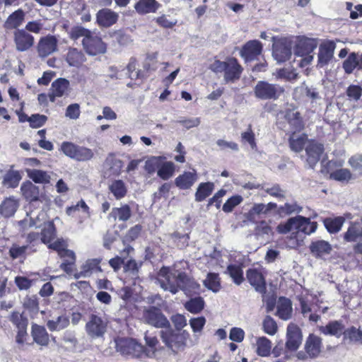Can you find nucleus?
Instances as JSON below:
<instances>
[{"label": "nucleus", "instance_id": "nucleus-1", "mask_svg": "<svg viewBox=\"0 0 362 362\" xmlns=\"http://www.w3.org/2000/svg\"><path fill=\"white\" fill-rule=\"evenodd\" d=\"M157 281L160 287L175 294L179 290L183 291L187 295L197 293L199 284L190 278L185 272L174 268L163 267L158 273Z\"/></svg>", "mask_w": 362, "mask_h": 362}, {"label": "nucleus", "instance_id": "nucleus-2", "mask_svg": "<svg viewBox=\"0 0 362 362\" xmlns=\"http://www.w3.org/2000/svg\"><path fill=\"white\" fill-rule=\"evenodd\" d=\"M159 336L163 343L173 352L177 353L184 350L189 338V333L186 330L179 332L174 330L170 324L161 329Z\"/></svg>", "mask_w": 362, "mask_h": 362}, {"label": "nucleus", "instance_id": "nucleus-3", "mask_svg": "<svg viewBox=\"0 0 362 362\" xmlns=\"http://www.w3.org/2000/svg\"><path fill=\"white\" fill-rule=\"evenodd\" d=\"M60 150L67 157L78 162L89 161L95 156L93 149L69 141L63 142Z\"/></svg>", "mask_w": 362, "mask_h": 362}, {"label": "nucleus", "instance_id": "nucleus-4", "mask_svg": "<svg viewBox=\"0 0 362 362\" xmlns=\"http://www.w3.org/2000/svg\"><path fill=\"white\" fill-rule=\"evenodd\" d=\"M284 93V87L264 81H258L254 88L255 96L264 100H277Z\"/></svg>", "mask_w": 362, "mask_h": 362}, {"label": "nucleus", "instance_id": "nucleus-5", "mask_svg": "<svg viewBox=\"0 0 362 362\" xmlns=\"http://www.w3.org/2000/svg\"><path fill=\"white\" fill-rule=\"evenodd\" d=\"M304 351H299L297 357L300 360L317 358L322 350V340L319 336L310 334L305 340Z\"/></svg>", "mask_w": 362, "mask_h": 362}, {"label": "nucleus", "instance_id": "nucleus-6", "mask_svg": "<svg viewBox=\"0 0 362 362\" xmlns=\"http://www.w3.org/2000/svg\"><path fill=\"white\" fill-rule=\"evenodd\" d=\"M317 42L313 39H302L296 45L295 54L302 57L299 62L301 67L305 66L311 63L313 59V52L317 48Z\"/></svg>", "mask_w": 362, "mask_h": 362}, {"label": "nucleus", "instance_id": "nucleus-7", "mask_svg": "<svg viewBox=\"0 0 362 362\" xmlns=\"http://www.w3.org/2000/svg\"><path fill=\"white\" fill-rule=\"evenodd\" d=\"M117 351L122 355L133 358H141L144 355V346L133 339H119L115 340Z\"/></svg>", "mask_w": 362, "mask_h": 362}, {"label": "nucleus", "instance_id": "nucleus-8", "mask_svg": "<svg viewBox=\"0 0 362 362\" xmlns=\"http://www.w3.org/2000/svg\"><path fill=\"white\" fill-rule=\"evenodd\" d=\"M107 321L102 317L92 314L86 324L85 329L91 339L102 338L107 331Z\"/></svg>", "mask_w": 362, "mask_h": 362}, {"label": "nucleus", "instance_id": "nucleus-9", "mask_svg": "<svg viewBox=\"0 0 362 362\" xmlns=\"http://www.w3.org/2000/svg\"><path fill=\"white\" fill-rule=\"evenodd\" d=\"M58 39L56 36L47 35L40 37L37 46V56L40 58H46L58 51Z\"/></svg>", "mask_w": 362, "mask_h": 362}, {"label": "nucleus", "instance_id": "nucleus-10", "mask_svg": "<svg viewBox=\"0 0 362 362\" xmlns=\"http://www.w3.org/2000/svg\"><path fill=\"white\" fill-rule=\"evenodd\" d=\"M143 318L146 323L162 329L170 324L163 313L156 307H151L145 310Z\"/></svg>", "mask_w": 362, "mask_h": 362}, {"label": "nucleus", "instance_id": "nucleus-11", "mask_svg": "<svg viewBox=\"0 0 362 362\" xmlns=\"http://www.w3.org/2000/svg\"><path fill=\"white\" fill-rule=\"evenodd\" d=\"M82 44L87 54L95 56L103 54L106 51V45L102 39L91 31L86 38H83Z\"/></svg>", "mask_w": 362, "mask_h": 362}, {"label": "nucleus", "instance_id": "nucleus-12", "mask_svg": "<svg viewBox=\"0 0 362 362\" xmlns=\"http://www.w3.org/2000/svg\"><path fill=\"white\" fill-rule=\"evenodd\" d=\"M13 39L16 49L21 52L29 50L35 44L34 37L24 29H16Z\"/></svg>", "mask_w": 362, "mask_h": 362}, {"label": "nucleus", "instance_id": "nucleus-13", "mask_svg": "<svg viewBox=\"0 0 362 362\" xmlns=\"http://www.w3.org/2000/svg\"><path fill=\"white\" fill-rule=\"evenodd\" d=\"M293 42L288 39H281L274 44L273 57L278 62L288 60L292 54Z\"/></svg>", "mask_w": 362, "mask_h": 362}, {"label": "nucleus", "instance_id": "nucleus-14", "mask_svg": "<svg viewBox=\"0 0 362 362\" xmlns=\"http://www.w3.org/2000/svg\"><path fill=\"white\" fill-rule=\"evenodd\" d=\"M336 45L332 41H327L322 43L319 47L317 65L322 67L332 59Z\"/></svg>", "mask_w": 362, "mask_h": 362}, {"label": "nucleus", "instance_id": "nucleus-15", "mask_svg": "<svg viewBox=\"0 0 362 362\" xmlns=\"http://www.w3.org/2000/svg\"><path fill=\"white\" fill-rule=\"evenodd\" d=\"M307 162L312 168L318 163L324 151L323 145L315 141H310L305 146Z\"/></svg>", "mask_w": 362, "mask_h": 362}, {"label": "nucleus", "instance_id": "nucleus-16", "mask_svg": "<svg viewBox=\"0 0 362 362\" xmlns=\"http://www.w3.org/2000/svg\"><path fill=\"white\" fill-rule=\"evenodd\" d=\"M302 341V334L299 327L291 323L287 327V341L286 343V347L291 351L296 350Z\"/></svg>", "mask_w": 362, "mask_h": 362}, {"label": "nucleus", "instance_id": "nucleus-17", "mask_svg": "<svg viewBox=\"0 0 362 362\" xmlns=\"http://www.w3.org/2000/svg\"><path fill=\"white\" fill-rule=\"evenodd\" d=\"M243 69L235 58H230L226 61L224 72V80L226 83L234 82L240 77Z\"/></svg>", "mask_w": 362, "mask_h": 362}, {"label": "nucleus", "instance_id": "nucleus-18", "mask_svg": "<svg viewBox=\"0 0 362 362\" xmlns=\"http://www.w3.org/2000/svg\"><path fill=\"white\" fill-rule=\"evenodd\" d=\"M262 50V45L258 40H250L247 42L241 49L240 56L245 60H252L259 55Z\"/></svg>", "mask_w": 362, "mask_h": 362}, {"label": "nucleus", "instance_id": "nucleus-19", "mask_svg": "<svg viewBox=\"0 0 362 362\" xmlns=\"http://www.w3.org/2000/svg\"><path fill=\"white\" fill-rule=\"evenodd\" d=\"M319 329L325 335L334 336L339 338L341 336L344 337L346 329L342 321L332 320L326 325L320 327Z\"/></svg>", "mask_w": 362, "mask_h": 362}, {"label": "nucleus", "instance_id": "nucleus-20", "mask_svg": "<svg viewBox=\"0 0 362 362\" xmlns=\"http://www.w3.org/2000/svg\"><path fill=\"white\" fill-rule=\"evenodd\" d=\"M20 206V202L15 197L4 199L0 204V214L4 218L14 216Z\"/></svg>", "mask_w": 362, "mask_h": 362}, {"label": "nucleus", "instance_id": "nucleus-21", "mask_svg": "<svg viewBox=\"0 0 362 362\" xmlns=\"http://www.w3.org/2000/svg\"><path fill=\"white\" fill-rule=\"evenodd\" d=\"M118 14L109 8H103L96 14L98 24L101 27H110L115 24L118 19Z\"/></svg>", "mask_w": 362, "mask_h": 362}, {"label": "nucleus", "instance_id": "nucleus-22", "mask_svg": "<svg viewBox=\"0 0 362 362\" xmlns=\"http://www.w3.org/2000/svg\"><path fill=\"white\" fill-rule=\"evenodd\" d=\"M247 279L252 286L259 293H264L266 283L262 274L255 269H250L247 272Z\"/></svg>", "mask_w": 362, "mask_h": 362}, {"label": "nucleus", "instance_id": "nucleus-23", "mask_svg": "<svg viewBox=\"0 0 362 362\" xmlns=\"http://www.w3.org/2000/svg\"><path fill=\"white\" fill-rule=\"evenodd\" d=\"M285 119L290 126L292 132H300L303 129L304 124L300 112L296 110H287L285 114Z\"/></svg>", "mask_w": 362, "mask_h": 362}, {"label": "nucleus", "instance_id": "nucleus-24", "mask_svg": "<svg viewBox=\"0 0 362 362\" xmlns=\"http://www.w3.org/2000/svg\"><path fill=\"white\" fill-rule=\"evenodd\" d=\"M51 90L49 99L52 102H54L56 97H62L68 93L69 81L65 78H58L52 83Z\"/></svg>", "mask_w": 362, "mask_h": 362}, {"label": "nucleus", "instance_id": "nucleus-25", "mask_svg": "<svg viewBox=\"0 0 362 362\" xmlns=\"http://www.w3.org/2000/svg\"><path fill=\"white\" fill-rule=\"evenodd\" d=\"M295 219V231L303 232L309 235L314 233L317 227L316 222H311L310 218H305L301 216L294 217Z\"/></svg>", "mask_w": 362, "mask_h": 362}, {"label": "nucleus", "instance_id": "nucleus-26", "mask_svg": "<svg viewBox=\"0 0 362 362\" xmlns=\"http://www.w3.org/2000/svg\"><path fill=\"white\" fill-rule=\"evenodd\" d=\"M343 341L348 344L362 345V329L355 326L346 328Z\"/></svg>", "mask_w": 362, "mask_h": 362}, {"label": "nucleus", "instance_id": "nucleus-27", "mask_svg": "<svg viewBox=\"0 0 362 362\" xmlns=\"http://www.w3.org/2000/svg\"><path fill=\"white\" fill-rule=\"evenodd\" d=\"M197 180V172L193 170L190 172H185L175 180V184L181 189H189Z\"/></svg>", "mask_w": 362, "mask_h": 362}, {"label": "nucleus", "instance_id": "nucleus-28", "mask_svg": "<svg viewBox=\"0 0 362 362\" xmlns=\"http://www.w3.org/2000/svg\"><path fill=\"white\" fill-rule=\"evenodd\" d=\"M160 7L156 0H139L134 5V8L139 14L156 13Z\"/></svg>", "mask_w": 362, "mask_h": 362}, {"label": "nucleus", "instance_id": "nucleus-29", "mask_svg": "<svg viewBox=\"0 0 362 362\" xmlns=\"http://www.w3.org/2000/svg\"><path fill=\"white\" fill-rule=\"evenodd\" d=\"M276 315L284 320H289L292 316V304L289 299L280 298L276 305Z\"/></svg>", "mask_w": 362, "mask_h": 362}, {"label": "nucleus", "instance_id": "nucleus-30", "mask_svg": "<svg viewBox=\"0 0 362 362\" xmlns=\"http://www.w3.org/2000/svg\"><path fill=\"white\" fill-rule=\"evenodd\" d=\"M362 238V221L351 223L344 235V240L356 242Z\"/></svg>", "mask_w": 362, "mask_h": 362}, {"label": "nucleus", "instance_id": "nucleus-31", "mask_svg": "<svg viewBox=\"0 0 362 362\" xmlns=\"http://www.w3.org/2000/svg\"><path fill=\"white\" fill-rule=\"evenodd\" d=\"M24 18V11L21 9H18L8 16L4 22V27L7 30L16 29L22 25Z\"/></svg>", "mask_w": 362, "mask_h": 362}, {"label": "nucleus", "instance_id": "nucleus-32", "mask_svg": "<svg viewBox=\"0 0 362 362\" xmlns=\"http://www.w3.org/2000/svg\"><path fill=\"white\" fill-rule=\"evenodd\" d=\"M21 189L23 196L26 200L29 202H33L39 199V187L33 184L31 182H24L22 185Z\"/></svg>", "mask_w": 362, "mask_h": 362}, {"label": "nucleus", "instance_id": "nucleus-33", "mask_svg": "<svg viewBox=\"0 0 362 362\" xmlns=\"http://www.w3.org/2000/svg\"><path fill=\"white\" fill-rule=\"evenodd\" d=\"M144 340L147 347L144 346V354L148 358H155L158 351V345L159 341L156 337L149 336L146 332L144 334Z\"/></svg>", "mask_w": 362, "mask_h": 362}, {"label": "nucleus", "instance_id": "nucleus-34", "mask_svg": "<svg viewBox=\"0 0 362 362\" xmlns=\"http://www.w3.org/2000/svg\"><path fill=\"white\" fill-rule=\"evenodd\" d=\"M108 188L116 199H122L127 193V185L121 180H112L109 185Z\"/></svg>", "mask_w": 362, "mask_h": 362}, {"label": "nucleus", "instance_id": "nucleus-35", "mask_svg": "<svg viewBox=\"0 0 362 362\" xmlns=\"http://www.w3.org/2000/svg\"><path fill=\"white\" fill-rule=\"evenodd\" d=\"M32 336L33 340L41 346H46L49 342V335L45 327L34 325L32 327Z\"/></svg>", "mask_w": 362, "mask_h": 362}, {"label": "nucleus", "instance_id": "nucleus-36", "mask_svg": "<svg viewBox=\"0 0 362 362\" xmlns=\"http://www.w3.org/2000/svg\"><path fill=\"white\" fill-rule=\"evenodd\" d=\"M310 250L316 257H321L329 254L332 250L331 245L325 240H317L311 243Z\"/></svg>", "mask_w": 362, "mask_h": 362}, {"label": "nucleus", "instance_id": "nucleus-37", "mask_svg": "<svg viewBox=\"0 0 362 362\" xmlns=\"http://www.w3.org/2000/svg\"><path fill=\"white\" fill-rule=\"evenodd\" d=\"M105 165L110 175L117 176L121 173L124 165L120 159L110 155L106 158Z\"/></svg>", "mask_w": 362, "mask_h": 362}, {"label": "nucleus", "instance_id": "nucleus-38", "mask_svg": "<svg viewBox=\"0 0 362 362\" xmlns=\"http://www.w3.org/2000/svg\"><path fill=\"white\" fill-rule=\"evenodd\" d=\"M100 261L97 259L87 260L81 267V271L76 275V278L89 276L93 272L100 271Z\"/></svg>", "mask_w": 362, "mask_h": 362}, {"label": "nucleus", "instance_id": "nucleus-39", "mask_svg": "<svg viewBox=\"0 0 362 362\" xmlns=\"http://www.w3.org/2000/svg\"><path fill=\"white\" fill-rule=\"evenodd\" d=\"M69 322V319L67 316L60 315L56 319L48 320L47 327L51 332H58L66 328Z\"/></svg>", "mask_w": 362, "mask_h": 362}, {"label": "nucleus", "instance_id": "nucleus-40", "mask_svg": "<svg viewBox=\"0 0 362 362\" xmlns=\"http://www.w3.org/2000/svg\"><path fill=\"white\" fill-rule=\"evenodd\" d=\"M214 189V184L213 182H202L197 187L195 193V200L202 202L208 197Z\"/></svg>", "mask_w": 362, "mask_h": 362}, {"label": "nucleus", "instance_id": "nucleus-41", "mask_svg": "<svg viewBox=\"0 0 362 362\" xmlns=\"http://www.w3.org/2000/svg\"><path fill=\"white\" fill-rule=\"evenodd\" d=\"M264 204H254L248 212L244 214V217L249 221L255 222L261 215H265Z\"/></svg>", "mask_w": 362, "mask_h": 362}, {"label": "nucleus", "instance_id": "nucleus-42", "mask_svg": "<svg viewBox=\"0 0 362 362\" xmlns=\"http://www.w3.org/2000/svg\"><path fill=\"white\" fill-rule=\"evenodd\" d=\"M358 68L359 69V54L356 52H351L343 62V69L346 74H350L354 70Z\"/></svg>", "mask_w": 362, "mask_h": 362}, {"label": "nucleus", "instance_id": "nucleus-43", "mask_svg": "<svg viewBox=\"0 0 362 362\" xmlns=\"http://www.w3.org/2000/svg\"><path fill=\"white\" fill-rule=\"evenodd\" d=\"M307 137L304 134H296L293 132L289 139V145L292 151L300 152L305 145Z\"/></svg>", "mask_w": 362, "mask_h": 362}, {"label": "nucleus", "instance_id": "nucleus-44", "mask_svg": "<svg viewBox=\"0 0 362 362\" xmlns=\"http://www.w3.org/2000/svg\"><path fill=\"white\" fill-rule=\"evenodd\" d=\"M66 60L70 66H78L84 62V55L77 49L71 48L68 51Z\"/></svg>", "mask_w": 362, "mask_h": 362}, {"label": "nucleus", "instance_id": "nucleus-45", "mask_svg": "<svg viewBox=\"0 0 362 362\" xmlns=\"http://www.w3.org/2000/svg\"><path fill=\"white\" fill-rule=\"evenodd\" d=\"M56 230L52 221L45 223L41 232V240L45 244L50 243L55 238Z\"/></svg>", "mask_w": 362, "mask_h": 362}, {"label": "nucleus", "instance_id": "nucleus-46", "mask_svg": "<svg viewBox=\"0 0 362 362\" xmlns=\"http://www.w3.org/2000/svg\"><path fill=\"white\" fill-rule=\"evenodd\" d=\"M257 354L260 356H267L270 354L272 342L264 337H259L256 341Z\"/></svg>", "mask_w": 362, "mask_h": 362}, {"label": "nucleus", "instance_id": "nucleus-47", "mask_svg": "<svg viewBox=\"0 0 362 362\" xmlns=\"http://www.w3.org/2000/svg\"><path fill=\"white\" fill-rule=\"evenodd\" d=\"M204 307V301L201 297L191 298L185 303V308L187 310L193 314L200 313Z\"/></svg>", "mask_w": 362, "mask_h": 362}, {"label": "nucleus", "instance_id": "nucleus-48", "mask_svg": "<svg viewBox=\"0 0 362 362\" xmlns=\"http://www.w3.org/2000/svg\"><path fill=\"white\" fill-rule=\"evenodd\" d=\"M344 222V218L341 216H339L334 218H326L324 223L329 233H334L340 230Z\"/></svg>", "mask_w": 362, "mask_h": 362}, {"label": "nucleus", "instance_id": "nucleus-49", "mask_svg": "<svg viewBox=\"0 0 362 362\" xmlns=\"http://www.w3.org/2000/svg\"><path fill=\"white\" fill-rule=\"evenodd\" d=\"M110 216L115 219L118 218L119 221H126L131 216V209L128 205H124L119 208H113Z\"/></svg>", "mask_w": 362, "mask_h": 362}, {"label": "nucleus", "instance_id": "nucleus-50", "mask_svg": "<svg viewBox=\"0 0 362 362\" xmlns=\"http://www.w3.org/2000/svg\"><path fill=\"white\" fill-rule=\"evenodd\" d=\"M21 180V176L18 171L10 170L4 178V184L7 187L15 188L18 185Z\"/></svg>", "mask_w": 362, "mask_h": 362}, {"label": "nucleus", "instance_id": "nucleus-51", "mask_svg": "<svg viewBox=\"0 0 362 362\" xmlns=\"http://www.w3.org/2000/svg\"><path fill=\"white\" fill-rule=\"evenodd\" d=\"M175 172V165L172 162L163 163L158 170V175L163 180H166L170 178Z\"/></svg>", "mask_w": 362, "mask_h": 362}, {"label": "nucleus", "instance_id": "nucleus-52", "mask_svg": "<svg viewBox=\"0 0 362 362\" xmlns=\"http://www.w3.org/2000/svg\"><path fill=\"white\" fill-rule=\"evenodd\" d=\"M300 301V310L303 315L305 317L307 315H308V318L310 321L312 322H317L320 317L315 314V313H311L312 308L310 307V305L308 303V300H306L304 298L300 297L299 298Z\"/></svg>", "mask_w": 362, "mask_h": 362}, {"label": "nucleus", "instance_id": "nucleus-53", "mask_svg": "<svg viewBox=\"0 0 362 362\" xmlns=\"http://www.w3.org/2000/svg\"><path fill=\"white\" fill-rule=\"evenodd\" d=\"M204 284L214 292L218 291L221 286L218 275L215 273L208 274L206 279L204 281Z\"/></svg>", "mask_w": 362, "mask_h": 362}, {"label": "nucleus", "instance_id": "nucleus-54", "mask_svg": "<svg viewBox=\"0 0 362 362\" xmlns=\"http://www.w3.org/2000/svg\"><path fill=\"white\" fill-rule=\"evenodd\" d=\"M28 175L37 183H48L50 179V176L46 172L36 169L29 170Z\"/></svg>", "mask_w": 362, "mask_h": 362}, {"label": "nucleus", "instance_id": "nucleus-55", "mask_svg": "<svg viewBox=\"0 0 362 362\" xmlns=\"http://www.w3.org/2000/svg\"><path fill=\"white\" fill-rule=\"evenodd\" d=\"M227 272L233 279L234 283L240 285L243 281V270L238 265H229L227 267Z\"/></svg>", "mask_w": 362, "mask_h": 362}, {"label": "nucleus", "instance_id": "nucleus-56", "mask_svg": "<svg viewBox=\"0 0 362 362\" xmlns=\"http://www.w3.org/2000/svg\"><path fill=\"white\" fill-rule=\"evenodd\" d=\"M156 22L158 25L164 28H172L177 24V20L175 17L163 14L156 18Z\"/></svg>", "mask_w": 362, "mask_h": 362}, {"label": "nucleus", "instance_id": "nucleus-57", "mask_svg": "<svg viewBox=\"0 0 362 362\" xmlns=\"http://www.w3.org/2000/svg\"><path fill=\"white\" fill-rule=\"evenodd\" d=\"M262 326L264 332L272 336L274 335L278 329L276 322L269 315L265 317L262 322Z\"/></svg>", "mask_w": 362, "mask_h": 362}, {"label": "nucleus", "instance_id": "nucleus-58", "mask_svg": "<svg viewBox=\"0 0 362 362\" xmlns=\"http://www.w3.org/2000/svg\"><path fill=\"white\" fill-rule=\"evenodd\" d=\"M331 179L337 181H349L351 179L352 175L349 170L346 168H341L332 172L329 175Z\"/></svg>", "mask_w": 362, "mask_h": 362}, {"label": "nucleus", "instance_id": "nucleus-59", "mask_svg": "<svg viewBox=\"0 0 362 362\" xmlns=\"http://www.w3.org/2000/svg\"><path fill=\"white\" fill-rule=\"evenodd\" d=\"M170 320L175 327V329H173L179 332H182L183 328L187 325L186 317L182 314L177 313L172 315L170 317Z\"/></svg>", "mask_w": 362, "mask_h": 362}, {"label": "nucleus", "instance_id": "nucleus-60", "mask_svg": "<svg viewBox=\"0 0 362 362\" xmlns=\"http://www.w3.org/2000/svg\"><path fill=\"white\" fill-rule=\"evenodd\" d=\"M30 248L29 245L23 246L13 245L9 250V254L13 259H17L24 256Z\"/></svg>", "mask_w": 362, "mask_h": 362}, {"label": "nucleus", "instance_id": "nucleus-61", "mask_svg": "<svg viewBox=\"0 0 362 362\" xmlns=\"http://www.w3.org/2000/svg\"><path fill=\"white\" fill-rule=\"evenodd\" d=\"M82 210L88 216H90L89 207L83 200H81L76 204L71 206L66 209V214L69 216H73L74 214L79 210Z\"/></svg>", "mask_w": 362, "mask_h": 362}, {"label": "nucleus", "instance_id": "nucleus-62", "mask_svg": "<svg viewBox=\"0 0 362 362\" xmlns=\"http://www.w3.org/2000/svg\"><path fill=\"white\" fill-rule=\"evenodd\" d=\"M18 226L19 230L24 232L32 227L38 228L39 221H35L31 216L29 218H25L23 220L18 221Z\"/></svg>", "mask_w": 362, "mask_h": 362}, {"label": "nucleus", "instance_id": "nucleus-63", "mask_svg": "<svg viewBox=\"0 0 362 362\" xmlns=\"http://www.w3.org/2000/svg\"><path fill=\"white\" fill-rule=\"evenodd\" d=\"M90 31L84 28L76 26L74 27L71 29L69 32V37L74 40H76L80 37L86 38Z\"/></svg>", "mask_w": 362, "mask_h": 362}, {"label": "nucleus", "instance_id": "nucleus-64", "mask_svg": "<svg viewBox=\"0 0 362 362\" xmlns=\"http://www.w3.org/2000/svg\"><path fill=\"white\" fill-rule=\"evenodd\" d=\"M243 201V198L240 196H233L228 199L223 206V211L229 213L233 209L240 204Z\"/></svg>", "mask_w": 362, "mask_h": 362}]
</instances>
